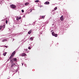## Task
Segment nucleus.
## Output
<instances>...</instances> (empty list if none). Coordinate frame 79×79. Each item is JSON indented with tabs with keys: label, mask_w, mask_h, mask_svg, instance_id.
<instances>
[{
	"label": "nucleus",
	"mask_w": 79,
	"mask_h": 79,
	"mask_svg": "<svg viewBox=\"0 0 79 79\" xmlns=\"http://www.w3.org/2000/svg\"><path fill=\"white\" fill-rule=\"evenodd\" d=\"M15 51H14L12 54L11 55L10 57L9 58V59H11L13 57V56L15 55Z\"/></svg>",
	"instance_id": "nucleus-1"
},
{
	"label": "nucleus",
	"mask_w": 79,
	"mask_h": 79,
	"mask_svg": "<svg viewBox=\"0 0 79 79\" xmlns=\"http://www.w3.org/2000/svg\"><path fill=\"white\" fill-rule=\"evenodd\" d=\"M52 34L53 36H55V37H57L58 35L57 34H56L55 33V32H52Z\"/></svg>",
	"instance_id": "nucleus-2"
},
{
	"label": "nucleus",
	"mask_w": 79,
	"mask_h": 79,
	"mask_svg": "<svg viewBox=\"0 0 79 79\" xmlns=\"http://www.w3.org/2000/svg\"><path fill=\"white\" fill-rule=\"evenodd\" d=\"M10 7L12 8H16V6L14 4H12L10 5Z\"/></svg>",
	"instance_id": "nucleus-3"
},
{
	"label": "nucleus",
	"mask_w": 79,
	"mask_h": 79,
	"mask_svg": "<svg viewBox=\"0 0 79 79\" xmlns=\"http://www.w3.org/2000/svg\"><path fill=\"white\" fill-rule=\"evenodd\" d=\"M60 19L61 21H63V20H64V17H63V15H62L60 17Z\"/></svg>",
	"instance_id": "nucleus-4"
},
{
	"label": "nucleus",
	"mask_w": 79,
	"mask_h": 79,
	"mask_svg": "<svg viewBox=\"0 0 79 79\" xmlns=\"http://www.w3.org/2000/svg\"><path fill=\"white\" fill-rule=\"evenodd\" d=\"M44 4L45 5H48L49 4H50V2L48 1L44 3Z\"/></svg>",
	"instance_id": "nucleus-5"
},
{
	"label": "nucleus",
	"mask_w": 79,
	"mask_h": 79,
	"mask_svg": "<svg viewBox=\"0 0 79 79\" xmlns=\"http://www.w3.org/2000/svg\"><path fill=\"white\" fill-rule=\"evenodd\" d=\"M32 32V30H30L29 31H28V34H31V33Z\"/></svg>",
	"instance_id": "nucleus-6"
},
{
	"label": "nucleus",
	"mask_w": 79,
	"mask_h": 79,
	"mask_svg": "<svg viewBox=\"0 0 79 79\" xmlns=\"http://www.w3.org/2000/svg\"><path fill=\"white\" fill-rule=\"evenodd\" d=\"M15 64H16L15 63H14L12 64L11 66V68H13V66L15 65Z\"/></svg>",
	"instance_id": "nucleus-7"
},
{
	"label": "nucleus",
	"mask_w": 79,
	"mask_h": 79,
	"mask_svg": "<svg viewBox=\"0 0 79 79\" xmlns=\"http://www.w3.org/2000/svg\"><path fill=\"white\" fill-rule=\"evenodd\" d=\"M22 56H26V54L25 53H23L22 54Z\"/></svg>",
	"instance_id": "nucleus-8"
},
{
	"label": "nucleus",
	"mask_w": 79,
	"mask_h": 79,
	"mask_svg": "<svg viewBox=\"0 0 79 79\" xmlns=\"http://www.w3.org/2000/svg\"><path fill=\"white\" fill-rule=\"evenodd\" d=\"M30 40H31V41H32V40H33L34 39H33V38H32V37H31L30 38Z\"/></svg>",
	"instance_id": "nucleus-9"
},
{
	"label": "nucleus",
	"mask_w": 79,
	"mask_h": 79,
	"mask_svg": "<svg viewBox=\"0 0 79 79\" xmlns=\"http://www.w3.org/2000/svg\"><path fill=\"white\" fill-rule=\"evenodd\" d=\"M13 61H17V59H16V58H13Z\"/></svg>",
	"instance_id": "nucleus-10"
},
{
	"label": "nucleus",
	"mask_w": 79,
	"mask_h": 79,
	"mask_svg": "<svg viewBox=\"0 0 79 79\" xmlns=\"http://www.w3.org/2000/svg\"><path fill=\"white\" fill-rule=\"evenodd\" d=\"M29 4V2H27L25 4V5H28Z\"/></svg>",
	"instance_id": "nucleus-11"
},
{
	"label": "nucleus",
	"mask_w": 79,
	"mask_h": 79,
	"mask_svg": "<svg viewBox=\"0 0 79 79\" xmlns=\"http://www.w3.org/2000/svg\"><path fill=\"white\" fill-rule=\"evenodd\" d=\"M6 41H7V40L6 39H4L2 40V42H6Z\"/></svg>",
	"instance_id": "nucleus-12"
},
{
	"label": "nucleus",
	"mask_w": 79,
	"mask_h": 79,
	"mask_svg": "<svg viewBox=\"0 0 79 79\" xmlns=\"http://www.w3.org/2000/svg\"><path fill=\"white\" fill-rule=\"evenodd\" d=\"M19 17H17V18H16V20H17V21H19Z\"/></svg>",
	"instance_id": "nucleus-13"
},
{
	"label": "nucleus",
	"mask_w": 79,
	"mask_h": 79,
	"mask_svg": "<svg viewBox=\"0 0 79 79\" xmlns=\"http://www.w3.org/2000/svg\"><path fill=\"white\" fill-rule=\"evenodd\" d=\"M39 2V0H37L35 1V3H37Z\"/></svg>",
	"instance_id": "nucleus-14"
},
{
	"label": "nucleus",
	"mask_w": 79,
	"mask_h": 79,
	"mask_svg": "<svg viewBox=\"0 0 79 79\" xmlns=\"http://www.w3.org/2000/svg\"><path fill=\"white\" fill-rule=\"evenodd\" d=\"M6 52H5L3 54V55H4V56H5L6 55Z\"/></svg>",
	"instance_id": "nucleus-15"
},
{
	"label": "nucleus",
	"mask_w": 79,
	"mask_h": 79,
	"mask_svg": "<svg viewBox=\"0 0 79 79\" xmlns=\"http://www.w3.org/2000/svg\"><path fill=\"white\" fill-rule=\"evenodd\" d=\"M57 10V7H56L54 8V10L55 11V10Z\"/></svg>",
	"instance_id": "nucleus-16"
},
{
	"label": "nucleus",
	"mask_w": 79,
	"mask_h": 79,
	"mask_svg": "<svg viewBox=\"0 0 79 79\" xmlns=\"http://www.w3.org/2000/svg\"><path fill=\"white\" fill-rule=\"evenodd\" d=\"M2 26H0V30H1V29H2Z\"/></svg>",
	"instance_id": "nucleus-17"
},
{
	"label": "nucleus",
	"mask_w": 79,
	"mask_h": 79,
	"mask_svg": "<svg viewBox=\"0 0 79 79\" xmlns=\"http://www.w3.org/2000/svg\"><path fill=\"white\" fill-rule=\"evenodd\" d=\"M45 18V16H42V19H43V18Z\"/></svg>",
	"instance_id": "nucleus-18"
},
{
	"label": "nucleus",
	"mask_w": 79,
	"mask_h": 79,
	"mask_svg": "<svg viewBox=\"0 0 79 79\" xmlns=\"http://www.w3.org/2000/svg\"><path fill=\"white\" fill-rule=\"evenodd\" d=\"M3 28H5V25H3Z\"/></svg>",
	"instance_id": "nucleus-19"
},
{
	"label": "nucleus",
	"mask_w": 79,
	"mask_h": 79,
	"mask_svg": "<svg viewBox=\"0 0 79 79\" xmlns=\"http://www.w3.org/2000/svg\"><path fill=\"white\" fill-rule=\"evenodd\" d=\"M30 12H32V9H30Z\"/></svg>",
	"instance_id": "nucleus-20"
},
{
	"label": "nucleus",
	"mask_w": 79,
	"mask_h": 79,
	"mask_svg": "<svg viewBox=\"0 0 79 79\" xmlns=\"http://www.w3.org/2000/svg\"><path fill=\"white\" fill-rule=\"evenodd\" d=\"M28 49H29V50H31V47H29L28 48Z\"/></svg>",
	"instance_id": "nucleus-21"
},
{
	"label": "nucleus",
	"mask_w": 79,
	"mask_h": 79,
	"mask_svg": "<svg viewBox=\"0 0 79 79\" xmlns=\"http://www.w3.org/2000/svg\"><path fill=\"white\" fill-rule=\"evenodd\" d=\"M22 13H24V10H22Z\"/></svg>",
	"instance_id": "nucleus-22"
},
{
	"label": "nucleus",
	"mask_w": 79,
	"mask_h": 79,
	"mask_svg": "<svg viewBox=\"0 0 79 79\" xmlns=\"http://www.w3.org/2000/svg\"><path fill=\"white\" fill-rule=\"evenodd\" d=\"M6 24H7V23H8V20H6Z\"/></svg>",
	"instance_id": "nucleus-23"
},
{
	"label": "nucleus",
	"mask_w": 79,
	"mask_h": 79,
	"mask_svg": "<svg viewBox=\"0 0 79 79\" xmlns=\"http://www.w3.org/2000/svg\"><path fill=\"white\" fill-rule=\"evenodd\" d=\"M13 63H14V62L13 61H12V62H11V64H13Z\"/></svg>",
	"instance_id": "nucleus-24"
},
{
	"label": "nucleus",
	"mask_w": 79,
	"mask_h": 79,
	"mask_svg": "<svg viewBox=\"0 0 79 79\" xmlns=\"http://www.w3.org/2000/svg\"><path fill=\"white\" fill-rule=\"evenodd\" d=\"M24 50H25V51H27V49H25Z\"/></svg>",
	"instance_id": "nucleus-25"
},
{
	"label": "nucleus",
	"mask_w": 79,
	"mask_h": 79,
	"mask_svg": "<svg viewBox=\"0 0 79 79\" xmlns=\"http://www.w3.org/2000/svg\"><path fill=\"white\" fill-rule=\"evenodd\" d=\"M19 19H21V17H19Z\"/></svg>",
	"instance_id": "nucleus-26"
},
{
	"label": "nucleus",
	"mask_w": 79,
	"mask_h": 79,
	"mask_svg": "<svg viewBox=\"0 0 79 79\" xmlns=\"http://www.w3.org/2000/svg\"><path fill=\"white\" fill-rule=\"evenodd\" d=\"M5 47H6V48H7V46H5Z\"/></svg>",
	"instance_id": "nucleus-27"
},
{
	"label": "nucleus",
	"mask_w": 79,
	"mask_h": 79,
	"mask_svg": "<svg viewBox=\"0 0 79 79\" xmlns=\"http://www.w3.org/2000/svg\"><path fill=\"white\" fill-rule=\"evenodd\" d=\"M10 61H12V60H10Z\"/></svg>",
	"instance_id": "nucleus-28"
},
{
	"label": "nucleus",
	"mask_w": 79,
	"mask_h": 79,
	"mask_svg": "<svg viewBox=\"0 0 79 79\" xmlns=\"http://www.w3.org/2000/svg\"><path fill=\"white\" fill-rule=\"evenodd\" d=\"M22 66L23 65V63L22 64Z\"/></svg>",
	"instance_id": "nucleus-29"
},
{
	"label": "nucleus",
	"mask_w": 79,
	"mask_h": 79,
	"mask_svg": "<svg viewBox=\"0 0 79 79\" xmlns=\"http://www.w3.org/2000/svg\"><path fill=\"white\" fill-rule=\"evenodd\" d=\"M41 6V7H42L43 6Z\"/></svg>",
	"instance_id": "nucleus-30"
}]
</instances>
